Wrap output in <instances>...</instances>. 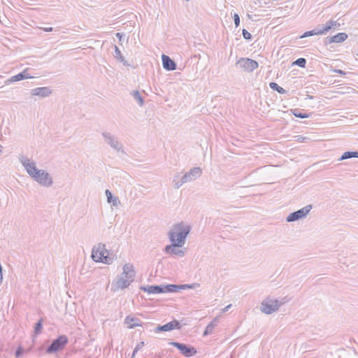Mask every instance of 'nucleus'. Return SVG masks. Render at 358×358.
Instances as JSON below:
<instances>
[{
	"instance_id": "obj_1",
	"label": "nucleus",
	"mask_w": 358,
	"mask_h": 358,
	"mask_svg": "<svg viewBox=\"0 0 358 358\" xmlns=\"http://www.w3.org/2000/svg\"><path fill=\"white\" fill-rule=\"evenodd\" d=\"M190 230V226L183 222L176 224L168 233L169 238L171 243H176L178 247H182L185 244Z\"/></svg>"
},
{
	"instance_id": "obj_2",
	"label": "nucleus",
	"mask_w": 358,
	"mask_h": 358,
	"mask_svg": "<svg viewBox=\"0 0 358 358\" xmlns=\"http://www.w3.org/2000/svg\"><path fill=\"white\" fill-rule=\"evenodd\" d=\"M135 271L134 266L131 264H125L123 266L122 276L113 282V291H118L128 287L134 280Z\"/></svg>"
},
{
	"instance_id": "obj_3",
	"label": "nucleus",
	"mask_w": 358,
	"mask_h": 358,
	"mask_svg": "<svg viewBox=\"0 0 358 358\" xmlns=\"http://www.w3.org/2000/svg\"><path fill=\"white\" fill-rule=\"evenodd\" d=\"M202 170L199 167H194L185 173L182 177L179 174L174 176L173 182L175 189L180 188L184 183L196 180L201 176Z\"/></svg>"
},
{
	"instance_id": "obj_4",
	"label": "nucleus",
	"mask_w": 358,
	"mask_h": 358,
	"mask_svg": "<svg viewBox=\"0 0 358 358\" xmlns=\"http://www.w3.org/2000/svg\"><path fill=\"white\" fill-rule=\"evenodd\" d=\"M289 301V299L287 296L281 300L267 298L262 302L260 310L262 313L270 315L277 311L282 305L287 303Z\"/></svg>"
},
{
	"instance_id": "obj_5",
	"label": "nucleus",
	"mask_w": 358,
	"mask_h": 358,
	"mask_svg": "<svg viewBox=\"0 0 358 358\" xmlns=\"http://www.w3.org/2000/svg\"><path fill=\"white\" fill-rule=\"evenodd\" d=\"M105 143L108 145L113 150L117 152L124 154L122 143L118 140L117 137L113 135L108 131H103L101 133Z\"/></svg>"
},
{
	"instance_id": "obj_6",
	"label": "nucleus",
	"mask_w": 358,
	"mask_h": 358,
	"mask_svg": "<svg viewBox=\"0 0 358 358\" xmlns=\"http://www.w3.org/2000/svg\"><path fill=\"white\" fill-rule=\"evenodd\" d=\"M69 339L66 336L61 335L57 338L53 340L51 344L48 347L46 351L48 353H54L62 350L68 343Z\"/></svg>"
},
{
	"instance_id": "obj_7",
	"label": "nucleus",
	"mask_w": 358,
	"mask_h": 358,
	"mask_svg": "<svg viewBox=\"0 0 358 358\" xmlns=\"http://www.w3.org/2000/svg\"><path fill=\"white\" fill-rule=\"evenodd\" d=\"M32 178L43 187H50L53 184L52 178L45 170H39Z\"/></svg>"
},
{
	"instance_id": "obj_8",
	"label": "nucleus",
	"mask_w": 358,
	"mask_h": 358,
	"mask_svg": "<svg viewBox=\"0 0 358 358\" xmlns=\"http://www.w3.org/2000/svg\"><path fill=\"white\" fill-rule=\"evenodd\" d=\"M312 209L311 205L306 206L305 207L294 211L293 213H291L287 217L286 221L287 222H292L297 221L300 219L304 218L307 216V215L309 213L310 210Z\"/></svg>"
},
{
	"instance_id": "obj_9",
	"label": "nucleus",
	"mask_w": 358,
	"mask_h": 358,
	"mask_svg": "<svg viewBox=\"0 0 358 358\" xmlns=\"http://www.w3.org/2000/svg\"><path fill=\"white\" fill-rule=\"evenodd\" d=\"M108 254V250L106 249V245L103 243H99L94 245L92 251V258L96 262H100L104 259V256Z\"/></svg>"
},
{
	"instance_id": "obj_10",
	"label": "nucleus",
	"mask_w": 358,
	"mask_h": 358,
	"mask_svg": "<svg viewBox=\"0 0 358 358\" xmlns=\"http://www.w3.org/2000/svg\"><path fill=\"white\" fill-rule=\"evenodd\" d=\"M236 65L247 72H252L259 66L257 61L250 58H241L237 61Z\"/></svg>"
},
{
	"instance_id": "obj_11",
	"label": "nucleus",
	"mask_w": 358,
	"mask_h": 358,
	"mask_svg": "<svg viewBox=\"0 0 358 358\" xmlns=\"http://www.w3.org/2000/svg\"><path fill=\"white\" fill-rule=\"evenodd\" d=\"M20 161L22 164L24 168L25 169L27 173L31 177H34V175L36 174V173L39 171L37 169L36 163L24 156H21L20 157Z\"/></svg>"
},
{
	"instance_id": "obj_12",
	"label": "nucleus",
	"mask_w": 358,
	"mask_h": 358,
	"mask_svg": "<svg viewBox=\"0 0 358 358\" xmlns=\"http://www.w3.org/2000/svg\"><path fill=\"white\" fill-rule=\"evenodd\" d=\"M169 345L177 348L182 355L187 357L194 356L196 353V350L194 347L184 343L172 341L169 343Z\"/></svg>"
},
{
	"instance_id": "obj_13",
	"label": "nucleus",
	"mask_w": 358,
	"mask_h": 358,
	"mask_svg": "<svg viewBox=\"0 0 358 358\" xmlns=\"http://www.w3.org/2000/svg\"><path fill=\"white\" fill-rule=\"evenodd\" d=\"M180 322L177 320H173L164 325H158L155 327L154 331L158 333L160 331H170L173 329H180L181 328Z\"/></svg>"
},
{
	"instance_id": "obj_14",
	"label": "nucleus",
	"mask_w": 358,
	"mask_h": 358,
	"mask_svg": "<svg viewBox=\"0 0 358 358\" xmlns=\"http://www.w3.org/2000/svg\"><path fill=\"white\" fill-rule=\"evenodd\" d=\"M197 284H192V285H173V284H169L166 285H162L163 289V293H173V292H178L180 290L185 289H192L194 288Z\"/></svg>"
},
{
	"instance_id": "obj_15",
	"label": "nucleus",
	"mask_w": 358,
	"mask_h": 358,
	"mask_svg": "<svg viewBox=\"0 0 358 358\" xmlns=\"http://www.w3.org/2000/svg\"><path fill=\"white\" fill-rule=\"evenodd\" d=\"M177 248H179L178 245L171 243V245H168L164 248V252L166 254L174 255L178 257H183L185 255L184 250Z\"/></svg>"
},
{
	"instance_id": "obj_16",
	"label": "nucleus",
	"mask_w": 358,
	"mask_h": 358,
	"mask_svg": "<svg viewBox=\"0 0 358 358\" xmlns=\"http://www.w3.org/2000/svg\"><path fill=\"white\" fill-rule=\"evenodd\" d=\"M31 96H38L42 98L47 97L51 94L52 91L48 87H40L31 90Z\"/></svg>"
},
{
	"instance_id": "obj_17",
	"label": "nucleus",
	"mask_w": 358,
	"mask_h": 358,
	"mask_svg": "<svg viewBox=\"0 0 358 358\" xmlns=\"http://www.w3.org/2000/svg\"><path fill=\"white\" fill-rule=\"evenodd\" d=\"M347 38L348 35L344 32H341L336 34L334 36L327 37L324 41V44L327 45L332 43H341L345 41Z\"/></svg>"
},
{
	"instance_id": "obj_18",
	"label": "nucleus",
	"mask_w": 358,
	"mask_h": 358,
	"mask_svg": "<svg viewBox=\"0 0 358 358\" xmlns=\"http://www.w3.org/2000/svg\"><path fill=\"white\" fill-rule=\"evenodd\" d=\"M162 64L164 69L167 71H173L176 69V64L170 57L162 55Z\"/></svg>"
},
{
	"instance_id": "obj_19",
	"label": "nucleus",
	"mask_w": 358,
	"mask_h": 358,
	"mask_svg": "<svg viewBox=\"0 0 358 358\" xmlns=\"http://www.w3.org/2000/svg\"><path fill=\"white\" fill-rule=\"evenodd\" d=\"M141 289L149 294L163 293L162 285H148L145 287H141Z\"/></svg>"
},
{
	"instance_id": "obj_20",
	"label": "nucleus",
	"mask_w": 358,
	"mask_h": 358,
	"mask_svg": "<svg viewBox=\"0 0 358 358\" xmlns=\"http://www.w3.org/2000/svg\"><path fill=\"white\" fill-rule=\"evenodd\" d=\"M33 78V76H30L29 73H28V69H26L21 73L12 76L9 80L10 82H17V81L22 80L24 79H28V78Z\"/></svg>"
},
{
	"instance_id": "obj_21",
	"label": "nucleus",
	"mask_w": 358,
	"mask_h": 358,
	"mask_svg": "<svg viewBox=\"0 0 358 358\" xmlns=\"http://www.w3.org/2000/svg\"><path fill=\"white\" fill-rule=\"evenodd\" d=\"M340 27V23L337 21L330 20L325 25H322V32L323 34H326L331 29H337Z\"/></svg>"
},
{
	"instance_id": "obj_22",
	"label": "nucleus",
	"mask_w": 358,
	"mask_h": 358,
	"mask_svg": "<svg viewBox=\"0 0 358 358\" xmlns=\"http://www.w3.org/2000/svg\"><path fill=\"white\" fill-rule=\"evenodd\" d=\"M140 320L137 317H134L130 315L127 316L124 320V323L128 324V327L132 329L135 327L141 326V324L139 323Z\"/></svg>"
},
{
	"instance_id": "obj_23",
	"label": "nucleus",
	"mask_w": 358,
	"mask_h": 358,
	"mask_svg": "<svg viewBox=\"0 0 358 358\" xmlns=\"http://www.w3.org/2000/svg\"><path fill=\"white\" fill-rule=\"evenodd\" d=\"M106 196L107 197V201L109 203H112L114 206H117L120 203V201L117 197H113L111 192L108 189H106Z\"/></svg>"
},
{
	"instance_id": "obj_24",
	"label": "nucleus",
	"mask_w": 358,
	"mask_h": 358,
	"mask_svg": "<svg viewBox=\"0 0 358 358\" xmlns=\"http://www.w3.org/2000/svg\"><path fill=\"white\" fill-rule=\"evenodd\" d=\"M356 157L358 158V152L357 151H348L345 152L341 157L339 158V161L348 159L350 158Z\"/></svg>"
},
{
	"instance_id": "obj_25",
	"label": "nucleus",
	"mask_w": 358,
	"mask_h": 358,
	"mask_svg": "<svg viewBox=\"0 0 358 358\" xmlns=\"http://www.w3.org/2000/svg\"><path fill=\"white\" fill-rule=\"evenodd\" d=\"M320 32H322V29L316 28L313 30L306 31L302 36H301L300 38H306V37H308V36H312L314 35H322L323 33H320Z\"/></svg>"
},
{
	"instance_id": "obj_26",
	"label": "nucleus",
	"mask_w": 358,
	"mask_h": 358,
	"mask_svg": "<svg viewBox=\"0 0 358 358\" xmlns=\"http://www.w3.org/2000/svg\"><path fill=\"white\" fill-rule=\"evenodd\" d=\"M269 86L273 90H275L280 94H283L287 93V91L282 87L279 86L276 83L271 82L269 83Z\"/></svg>"
},
{
	"instance_id": "obj_27",
	"label": "nucleus",
	"mask_w": 358,
	"mask_h": 358,
	"mask_svg": "<svg viewBox=\"0 0 358 358\" xmlns=\"http://www.w3.org/2000/svg\"><path fill=\"white\" fill-rule=\"evenodd\" d=\"M215 327H216V324H215V321L210 322L206 327L203 335L204 336H208V335L212 334L213 331V329H215Z\"/></svg>"
},
{
	"instance_id": "obj_28",
	"label": "nucleus",
	"mask_w": 358,
	"mask_h": 358,
	"mask_svg": "<svg viewBox=\"0 0 358 358\" xmlns=\"http://www.w3.org/2000/svg\"><path fill=\"white\" fill-rule=\"evenodd\" d=\"M132 96L134 99L138 103L139 106H142L144 104L143 99L138 91H133Z\"/></svg>"
},
{
	"instance_id": "obj_29",
	"label": "nucleus",
	"mask_w": 358,
	"mask_h": 358,
	"mask_svg": "<svg viewBox=\"0 0 358 358\" xmlns=\"http://www.w3.org/2000/svg\"><path fill=\"white\" fill-rule=\"evenodd\" d=\"M115 57L123 62L124 65L128 66L129 64L124 61L123 56L122 55L120 50L115 45Z\"/></svg>"
},
{
	"instance_id": "obj_30",
	"label": "nucleus",
	"mask_w": 358,
	"mask_h": 358,
	"mask_svg": "<svg viewBox=\"0 0 358 358\" xmlns=\"http://www.w3.org/2000/svg\"><path fill=\"white\" fill-rule=\"evenodd\" d=\"M293 64L304 68L306 66V60L304 58H299Z\"/></svg>"
},
{
	"instance_id": "obj_31",
	"label": "nucleus",
	"mask_w": 358,
	"mask_h": 358,
	"mask_svg": "<svg viewBox=\"0 0 358 358\" xmlns=\"http://www.w3.org/2000/svg\"><path fill=\"white\" fill-rule=\"evenodd\" d=\"M293 115L295 117H299V118H307V117H309V116H310V115L308 113H303L297 111L296 110H294L293 111Z\"/></svg>"
},
{
	"instance_id": "obj_32",
	"label": "nucleus",
	"mask_w": 358,
	"mask_h": 358,
	"mask_svg": "<svg viewBox=\"0 0 358 358\" xmlns=\"http://www.w3.org/2000/svg\"><path fill=\"white\" fill-rule=\"evenodd\" d=\"M42 329V320H40L35 325L34 332L36 334H39Z\"/></svg>"
},
{
	"instance_id": "obj_33",
	"label": "nucleus",
	"mask_w": 358,
	"mask_h": 358,
	"mask_svg": "<svg viewBox=\"0 0 358 358\" xmlns=\"http://www.w3.org/2000/svg\"><path fill=\"white\" fill-rule=\"evenodd\" d=\"M108 254H109L108 252V254H106L105 256H104V259H103L100 262H103V263L107 264H112L113 258L110 257Z\"/></svg>"
},
{
	"instance_id": "obj_34",
	"label": "nucleus",
	"mask_w": 358,
	"mask_h": 358,
	"mask_svg": "<svg viewBox=\"0 0 358 358\" xmlns=\"http://www.w3.org/2000/svg\"><path fill=\"white\" fill-rule=\"evenodd\" d=\"M143 346H144V342L142 341V342H140L139 343H138L137 345L136 346V348L134 350L132 356H134L136 355V353L138 350H140Z\"/></svg>"
},
{
	"instance_id": "obj_35",
	"label": "nucleus",
	"mask_w": 358,
	"mask_h": 358,
	"mask_svg": "<svg viewBox=\"0 0 358 358\" xmlns=\"http://www.w3.org/2000/svg\"><path fill=\"white\" fill-rule=\"evenodd\" d=\"M242 34H243V36L245 39L246 40H249V39H251L252 38V35L250 32H248L246 29H243V31H242Z\"/></svg>"
},
{
	"instance_id": "obj_36",
	"label": "nucleus",
	"mask_w": 358,
	"mask_h": 358,
	"mask_svg": "<svg viewBox=\"0 0 358 358\" xmlns=\"http://www.w3.org/2000/svg\"><path fill=\"white\" fill-rule=\"evenodd\" d=\"M234 20L236 27H238L240 24V17L237 13L234 15Z\"/></svg>"
},
{
	"instance_id": "obj_37",
	"label": "nucleus",
	"mask_w": 358,
	"mask_h": 358,
	"mask_svg": "<svg viewBox=\"0 0 358 358\" xmlns=\"http://www.w3.org/2000/svg\"><path fill=\"white\" fill-rule=\"evenodd\" d=\"M23 352H24V350L22 349V348L19 347V348L16 350V351H15V356H16L17 357H21V356L22 355V354H23Z\"/></svg>"
},
{
	"instance_id": "obj_38",
	"label": "nucleus",
	"mask_w": 358,
	"mask_h": 358,
	"mask_svg": "<svg viewBox=\"0 0 358 358\" xmlns=\"http://www.w3.org/2000/svg\"><path fill=\"white\" fill-rule=\"evenodd\" d=\"M332 71L334 73L343 75V76L346 74V72H345L344 71L341 70V69H333Z\"/></svg>"
},
{
	"instance_id": "obj_39",
	"label": "nucleus",
	"mask_w": 358,
	"mask_h": 358,
	"mask_svg": "<svg viewBox=\"0 0 358 358\" xmlns=\"http://www.w3.org/2000/svg\"><path fill=\"white\" fill-rule=\"evenodd\" d=\"M43 29L45 32H50L53 30V28L52 27H45V28H43Z\"/></svg>"
},
{
	"instance_id": "obj_40",
	"label": "nucleus",
	"mask_w": 358,
	"mask_h": 358,
	"mask_svg": "<svg viewBox=\"0 0 358 358\" xmlns=\"http://www.w3.org/2000/svg\"><path fill=\"white\" fill-rule=\"evenodd\" d=\"M231 304H229V305L227 306L226 307H224L222 309V313H225V312L228 311L229 309L231 308Z\"/></svg>"
},
{
	"instance_id": "obj_41",
	"label": "nucleus",
	"mask_w": 358,
	"mask_h": 358,
	"mask_svg": "<svg viewBox=\"0 0 358 358\" xmlns=\"http://www.w3.org/2000/svg\"><path fill=\"white\" fill-rule=\"evenodd\" d=\"M357 56H358V53H357Z\"/></svg>"
}]
</instances>
